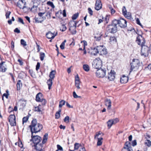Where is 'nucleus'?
I'll use <instances>...</instances> for the list:
<instances>
[{
  "instance_id": "27",
  "label": "nucleus",
  "mask_w": 151,
  "mask_h": 151,
  "mask_svg": "<svg viewBox=\"0 0 151 151\" xmlns=\"http://www.w3.org/2000/svg\"><path fill=\"white\" fill-rule=\"evenodd\" d=\"M48 134H45L44 135L43 137V139L42 143L44 144L45 143L47 139Z\"/></svg>"
},
{
  "instance_id": "17",
  "label": "nucleus",
  "mask_w": 151,
  "mask_h": 151,
  "mask_svg": "<svg viewBox=\"0 0 151 151\" xmlns=\"http://www.w3.org/2000/svg\"><path fill=\"white\" fill-rule=\"evenodd\" d=\"M81 81L79 79L78 75H77L75 78V85L77 88L78 89H80V83Z\"/></svg>"
},
{
  "instance_id": "15",
  "label": "nucleus",
  "mask_w": 151,
  "mask_h": 151,
  "mask_svg": "<svg viewBox=\"0 0 151 151\" xmlns=\"http://www.w3.org/2000/svg\"><path fill=\"white\" fill-rule=\"evenodd\" d=\"M26 2L25 0H19L17 3V6L20 9H24L26 8Z\"/></svg>"
},
{
  "instance_id": "58",
  "label": "nucleus",
  "mask_w": 151,
  "mask_h": 151,
  "mask_svg": "<svg viewBox=\"0 0 151 151\" xmlns=\"http://www.w3.org/2000/svg\"><path fill=\"white\" fill-rule=\"evenodd\" d=\"M65 44L62 43L60 46V48L62 50L64 49L65 48Z\"/></svg>"
},
{
  "instance_id": "18",
  "label": "nucleus",
  "mask_w": 151,
  "mask_h": 151,
  "mask_svg": "<svg viewBox=\"0 0 151 151\" xmlns=\"http://www.w3.org/2000/svg\"><path fill=\"white\" fill-rule=\"evenodd\" d=\"M105 105L107 106V109L109 110L111 109V101L110 99H106L105 100Z\"/></svg>"
},
{
  "instance_id": "9",
  "label": "nucleus",
  "mask_w": 151,
  "mask_h": 151,
  "mask_svg": "<svg viewBox=\"0 0 151 151\" xmlns=\"http://www.w3.org/2000/svg\"><path fill=\"white\" fill-rule=\"evenodd\" d=\"M141 47L142 48L141 49V55L146 56L149 53L148 47L145 45Z\"/></svg>"
},
{
  "instance_id": "29",
  "label": "nucleus",
  "mask_w": 151,
  "mask_h": 151,
  "mask_svg": "<svg viewBox=\"0 0 151 151\" xmlns=\"http://www.w3.org/2000/svg\"><path fill=\"white\" fill-rule=\"evenodd\" d=\"M61 111V110L60 109L55 114V118L56 119H58L60 116V112Z\"/></svg>"
},
{
  "instance_id": "5",
  "label": "nucleus",
  "mask_w": 151,
  "mask_h": 151,
  "mask_svg": "<svg viewBox=\"0 0 151 151\" xmlns=\"http://www.w3.org/2000/svg\"><path fill=\"white\" fill-rule=\"evenodd\" d=\"M77 22L76 21H71L69 23L70 28L69 30L71 31L72 34H75L76 33V25Z\"/></svg>"
},
{
  "instance_id": "24",
  "label": "nucleus",
  "mask_w": 151,
  "mask_h": 151,
  "mask_svg": "<svg viewBox=\"0 0 151 151\" xmlns=\"http://www.w3.org/2000/svg\"><path fill=\"white\" fill-rule=\"evenodd\" d=\"M47 83L48 86V89L50 90L52 84V79L50 78L47 81Z\"/></svg>"
},
{
  "instance_id": "63",
  "label": "nucleus",
  "mask_w": 151,
  "mask_h": 151,
  "mask_svg": "<svg viewBox=\"0 0 151 151\" xmlns=\"http://www.w3.org/2000/svg\"><path fill=\"white\" fill-rule=\"evenodd\" d=\"M12 111H13V108L11 106H9L8 109V111L9 112H11Z\"/></svg>"
},
{
  "instance_id": "39",
  "label": "nucleus",
  "mask_w": 151,
  "mask_h": 151,
  "mask_svg": "<svg viewBox=\"0 0 151 151\" xmlns=\"http://www.w3.org/2000/svg\"><path fill=\"white\" fill-rule=\"evenodd\" d=\"M78 16V13L74 14L72 17V19L73 20L76 19Z\"/></svg>"
},
{
  "instance_id": "35",
  "label": "nucleus",
  "mask_w": 151,
  "mask_h": 151,
  "mask_svg": "<svg viewBox=\"0 0 151 151\" xmlns=\"http://www.w3.org/2000/svg\"><path fill=\"white\" fill-rule=\"evenodd\" d=\"M40 58L41 60H43L45 57V54L44 53L41 52L40 53Z\"/></svg>"
},
{
  "instance_id": "7",
  "label": "nucleus",
  "mask_w": 151,
  "mask_h": 151,
  "mask_svg": "<svg viewBox=\"0 0 151 151\" xmlns=\"http://www.w3.org/2000/svg\"><path fill=\"white\" fill-rule=\"evenodd\" d=\"M106 71V70L105 69L99 68L97 70L96 73V76L99 78H103L105 76Z\"/></svg>"
},
{
  "instance_id": "10",
  "label": "nucleus",
  "mask_w": 151,
  "mask_h": 151,
  "mask_svg": "<svg viewBox=\"0 0 151 151\" xmlns=\"http://www.w3.org/2000/svg\"><path fill=\"white\" fill-rule=\"evenodd\" d=\"M136 42L137 43L141 46L144 45L145 42V38L141 35H139L137 38Z\"/></svg>"
},
{
  "instance_id": "32",
  "label": "nucleus",
  "mask_w": 151,
  "mask_h": 151,
  "mask_svg": "<svg viewBox=\"0 0 151 151\" xmlns=\"http://www.w3.org/2000/svg\"><path fill=\"white\" fill-rule=\"evenodd\" d=\"M124 17L128 19H130L131 17V14L129 12H127V13L124 15Z\"/></svg>"
},
{
  "instance_id": "50",
  "label": "nucleus",
  "mask_w": 151,
  "mask_h": 151,
  "mask_svg": "<svg viewBox=\"0 0 151 151\" xmlns=\"http://www.w3.org/2000/svg\"><path fill=\"white\" fill-rule=\"evenodd\" d=\"M11 13V12L10 11L7 12H6V18H9V16Z\"/></svg>"
},
{
  "instance_id": "25",
  "label": "nucleus",
  "mask_w": 151,
  "mask_h": 151,
  "mask_svg": "<svg viewBox=\"0 0 151 151\" xmlns=\"http://www.w3.org/2000/svg\"><path fill=\"white\" fill-rule=\"evenodd\" d=\"M55 73L56 71L55 70H52L50 73L49 75V77L50 78V79H54L55 77Z\"/></svg>"
},
{
  "instance_id": "59",
  "label": "nucleus",
  "mask_w": 151,
  "mask_h": 151,
  "mask_svg": "<svg viewBox=\"0 0 151 151\" xmlns=\"http://www.w3.org/2000/svg\"><path fill=\"white\" fill-rule=\"evenodd\" d=\"M73 96L74 98H77V97H78V95L76 94V93L75 91H74L73 92Z\"/></svg>"
},
{
  "instance_id": "34",
  "label": "nucleus",
  "mask_w": 151,
  "mask_h": 151,
  "mask_svg": "<svg viewBox=\"0 0 151 151\" xmlns=\"http://www.w3.org/2000/svg\"><path fill=\"white\" fill-rule=\"evenodd\" d=\"M65 101L64 100H62L60 102L59 107L61 108L62 106L65 104Z\"/></svg>"
},
{
  "instance_id": "64",
  "label": "nucleus",
  "mask_w": 151,
  "mask_h": 151,
  "mask_svg": "<svg viewBox=\"0 0 151 151\" xmlns=\"http://www.w3.org/2000/svg\"><path fill=\"white\" fill-rule=\"evenodd\" d=\"M80 151H86L85 147H82L80 149Z\"/></svg>"
},
{
  "instance_id": "8",
  "label": "nucleus",
  "mask_w": 151,
  "mask_h": 151,
  "mask_svg": "<svg viewBox=\"0 0 151 151\" xmlns=\"http://www.w3.org/2000/svg\"><path fill=\"white\" fill-rule=\"evenodd\" d=\"M31 137L32 138L30 139V141H33L34 144L41 143L42 139L40 136L38 135L35 136L33 134V136H32V134Z\"/></svg>"
},
{
  "instance_id": "48",
  "label": "nucleus",
  "mask_w": 151,
  "mask_h": 151,
  "mask_svg": "<svg viewBox=\"0 0 151 151\" xmlns=\"http://www.w3.org/2000/svg\"><path fill=\"white\" fill-rule=\"evenodd\" d=\"M40 102H41L42 104L43 105H45L46 103V101L45 99H42Z\"/></svg>"
},
{
  "instance_id": "55",
  "label": "nucleus",
  "mask_w": 151,
  "mask_h": 151,
  "mask_svg": "<svg viewBox=\"0 0 151 151\" xmlns=\"http://www.w3.org/2000/svg\"><path fill=\"white\" fill-rule=\"evenodd\" d=\"M40 64L38 62L37 63V65L36 66V69L37 70H38L39 69L40 67Z\"/></svg>"
},
{
  "instance_id": "21",
  "label": "nucleus",
  "mask_w": 151,
  "mask_h": 151,
  "mask_svg": "<svg viewBox=\"0 0 151 151\" xmlns=\"http://www.w3.org/2000/svg\"><path fill=\"white\" fill-rule=\"evenodd\" d=\"M128 80V78L125 76H123L120 78V81L121 83H126Z\"/></svg>"
},
{
  "instance_id": "40",
  "label": "nucleus",
  "mask_w": 151,
  "mask_h": 151,
  "mask_svg": "<svg viewBox=\"0 0 151 151\" xmlns=\"http://www.w3.org/2000/svg\"><path fill=\"white\" fill-rule=\"evenodd\" d=\"M145 144L148 147L150 146L151 142L150 140H147L145 143Z\"/></svg>"
},
{
  "instance_id": "43",
  "label": "nucleus",
  "mask_w": 151,
  "mask_h": 151,
  "mask_svg": "<svg viewBox=\"0 0 151 151\" xmlns=\"http://www.w3.org/2000/svg\"><path fill=\"white\" fill-rule=\"evenodd\" d=\"M40 105H39L38 106L35 107V111H37L38 112L41 111V110L40 108Z\"/></svg>"
},
{
  "instance_id": "49",
  "label": "nucleus",
  "mask_w": 151,
  "mask_h": 151,
  "mask_svg": "<svg viewBox=\"0 0 151 151\" xmlns=\"http://www.w3.org/2000/svg\"><path fill=\"white\" fill-rule=\"evenodd\" d=\"M79 147V145L78 143H76L74 145V149L75 150H77Z\"/></svg>"
},
{
  "instance_id": "14",
  "label": "nucleus",
  "mask_w": 151,
  "mask_h": 151,
  "mask_svg": "<svg viewBox=\"0 0 151 151\" xmlns=\"http://www.w3.org/2000/svg\"><path fill=\"white\" fill-rule=\"evenodd\" d=\"M99 53L101 55H106L107 53L106 49L102 46H98Z\"/></svg>"
},
{
  "instance_id": "3",
  "label": "nucleus",
  "mask_w": 151,
  "mask_h": 151,
  "mask_svg": "<svg viewBox=\"0 0 151 151\" xmlns=\"http://www.w3.org/2000/svg\"><path fill=\"white\" fill-rule=\"evenodd\" d=\"M116 24L114 22V20L111 24L108 25L106 27L107 31L111 33H116L117 30Z\"/></svg>"
},
{
  "instance_id": "36",
  "label": "nucleus",
  "mask_w": 151,
  "mask_h": 151,
  "mask_svg": "<svg viewBox=\"0 0 151 151\" xmlns=\"http://www.w3.org/2000/svg\"><path fill=\"white\" fill-rule=\"evenodd\" d=\"M20 42L21 44L24 47L27 45L26 42L23 39L21 40Z\"/></svg>"
},
{
  "instance_id": "26",
  "label": "nucleus",
  "mask_w": 151,
  "mask_h": 151,
  "mask_svg": "<svg viewBox=\"0 0 151 151\" xmlns=\"http://www.w3.org/2000/svg\"><path fill=\"white\" fill-rule=\"evenodd\" d=\"M22 86V83L21 82V81L20 80H18V81L17 84V90H19L20 89V88Z\"/></svg>"
},
{
  "instance_id": "13",
  "label": "nucleus",
  "mask_w": 151,
  "mask_h": 151,
  "mask_svg": "<svg viewBox=\"0 0 151 151\" xmlns=\"http://www.w3.org/2000/svg\"><path fill=\"white\" fill-rule=\"evenodd\" d=\"M88 53L90 54L91 55H96L99 53L98 46L96 48H91V49L88 50L87 52Z\"/></svg>"
},
{
  "instance_id": "56",
  "label": "nucleus",
  "mask_w": 151,
  "mask_h": 151,
  "mask_svg": "<svg viewBox=\"0 0 151 151\" xmlns=\"http://www.w3.org/2000/svg\"><path fill=\"white\" fill-rule=\"evenodd\" d=\"M9 95V93H7V94L6 93H4L3 95V96L2 97V100H3V96H5L6 99H8V96Z\"/></svg>"
},
{
  "instance_id": "22",
  "label": "nucleus",
  "mask_w": 151,
  "mask_h": 151,
  "mask_svg": "<svg viewBox=\"0 0 151 151\" xmlns=\"http://www.w3.org/2000/svg\"><path fill=\"white\" fill-rule=\"evenodd\" d=\"M46 36L48 39H53L55 37V35H54V34L50 32H49L46 34Z\"/></svg>"
},
{
  "instance_id": "6",
  "label": "nucleus",
  "mask_w": 151,
  "mask_h": 151,
  "mask_svg": "<svg viewBox=\"0 0 151 151\" xmlns=\"http://www.w3.org/2000/svg\"><path fill=\"white\" fill-rule=\"evenodd\" d=\"M92 65L96 69L100 68L102 66V61L99 58L95 59L93 61Z\"/></svg>"
},
{
  "instance_id": "2",
  "label": "nucleus",
  "mask_w": 151,
  "mask_h": 151,
  "mask_svg": "<svg viewBox=\"0 0 151 151\" xmlns=\"http://www.w3.org/2000/svg\"><path fill=\"white\" fill-rule=\"evenodd\" d=\"M140 65V63L139 60L137 59H133L132 62L130 63V74L132 71H136L139 68Z\"/></svg>"
},
{
  "instance_id": "20",
  "label": "nucleus",
  "mask_w": 151,
  "mask_h": 151,
  "mask_svg": "<svg viewBox=\"0 0 151 151\" xmlns=\"http://www.w3.org/2000/svg\"><path fill=\"white\" fill-rule=\"evenodd\" d=\"M5 63L4 62L1 61L0 63V71L2 72H5L6 69V65L4 64Z\"/></svg>"
},
{
  "instance_id": "30",
  "label": "nucleus",
  "mask_w": 151,
  "mask_h": 151,
  "mask_svg": "<svg viewBox=\"0 0 151 151\" xmlns=\"http://www.w3.org/2000/svg\"><path fill=\"white\" fill-rule=\"evenodd\" d=\"M98 140L97 145L100 146L101 145L102 143V140H103V138L102 137L98 138Z\"/></svg>"
},
{
  "instance_id": "12",
  "label": "nucleus",
  "mask_w": 151,
  "mask_h": 151,
  "mask_svg": "<svg viewBox=\"0 0 151 151\" xmlns=\"http://www.w3.org/2000/svg\"><path fill=\"white\" fill-rule=\"evenodd\" d=\"M115 72L112 70H111L109 73H108L107 76H105L106 78L110 81H113L115 78Z\"/></svg>"
},
{
  "instance_id": "4",
  "label": "nucleus",
  "mask_w": 151,
  "mask_h": 151,
  "mask_svg": "<svg viewBox=\"0 0 151 151\" xmlns=\"http://www.w3.org/2000/svg\"><path fill=\"white\" fill-rule=\"evenodd\" d=\"M114 22L116 25L118 24L119 25L121 28H125L127 26V22L124 19L121 18L119 20H115Z\"/></svg>"
},
{
  "instance_id": "53",
  "label": "nucleus",
  "mask_w": 151,
  "mask_h": 151,
  "mask_svg": "<svg viewBox=\"0 0 151 151\" xmlns=\"http://www.w3.org/2000/svg\"><path fill=\"white\" fill-rule=\"evenodd\" d=\"M18 21L21 23H22L23 24H24V23L23 22V20L21 18L19 17L18 18Z\"/></svg>"
},
{
  "instance_id": "41",
  "label": "nucleus",
  "mask_w": 151,
  "mask_h": 151,
  "mask_svg": "<svg viewBox=\"0 0 151 151\" xmlns=\"http://www.w3.org/2000/svg\"><path fill=\"white\" fill-rule=\"evenodd\" d=\"M10 122V125L12 126H15L16 125L15 120L9 122Z\"/></svg>"
},
{
  "instance_id": "60",
  "label": "nucleus",
  "mask_w": 151,
  "mask_h": 151,
  "mask_svg": "<svg viewBox=\"0 0 151 151\" xmlns=\"http://www.w3.org/2000/svg\"><path fill=\"white\" fill-rule=\"evenodd\" d=\"M14 32L19 33L20 32V31L18 28H16L14 31Z\"/></svg>"
},
{
  "instance_id": "52",
  "label": "nucleus",
  "mask_w": 151,
  "mask_h": 151,
  "mask_svg": "<svg viewBox=\"0 0 151 151\" xmlns=\"http://www.w3.org/2000/svg\"><path fill=\"white\" fill-rule=\"evenodd\" d=\"M46 16L50 18L51 17V13L50 12H48L46 13Z\"/></svg>"
},
{
  "instance_id": "62",
  "label": "nucleus",
  "mask_w": 151,
  "mask_h": 151,
  "mask_svg": "<svg viewBox=\"0 0 151 151\" xmlns=\"http://www.w3.org/2000/svg\"><path fill=\"white\" fill-rule=\"evenodd\" d=\"M45 12H44L43 13L40 12L38 13V15L40 17H42V16L43 15L45 14Z\"/></svg>"
},
{
  "instance_id": "33",
  "label": "nucleus",
  "mask_w": 151,
  "mask_h": 151,
  "mask_svg": "<svg viewBox=\"0 0 151 151\" xmlns=\"http://www.w3.org/2000/svg\"><path fill=\"white\" fill-rule=\"evenodd\" d=\"M9 121L15 120V116L14 115H11L9 117Z\"/></svg>"
},
{
  "instance_id": "44",
  "label": "nucleus",
  "mask_w": 151,
  "mask_h": 151,
  "mask_svg": "<svg viewBox=\"0 0 151 151\" xmlns=\"http://www.w3.org/2000/svg\"><path fill=\"white\" fill-rule=\"evenodd\" d=\"M57 147L58 150H58V151H63V148L60 145H57Z\"/></svg>"
},
{
  "instance_id": "19",
  "label": "nucleus",
  "mask_w": 151,
  "mask_h": 151,
  "mask_svg": "<svg viewBox=\"0 0 151 151\" xmlns=\"http://www.w3.org/2000/svg\"><path fill=\"white\" fill-rule=\"evenodd\" d=\"M101 4L100 0H97L95 4V9L96 10H99L101 8Z\"/></svg>"
},
{
  "instance_id": "57",
  "label": "nucleus",
  "mask_w": 151,
  "mask_h": 151,
  "mask_svg": "<svg viewBox=\"0 0 151 151\" xmlns=\"http://www.w3.org/2000/svg\"><path fill=\"white\" fill-rule=\"evenodd\" d=\"M132 144L133 146H134L137 145V142L136 140H134L132 142Z\"/></svg>"
},
{
  "instance_id": "23",
  "label": "nucleus",
  "mask_w": 151,
  "mask_h": 151,
  "mask_svg": "<svg viewBox=\"0 0 151 151\" xmlns=\"http://www.w3.org/2000/svg\"><path fill=\"white\" fill-rule=\"evenodd\" d=\"M42 94L40 93H38L36 96V100L37 102L41 101L42 99Z\"/></svg>"
},
{
  "instance_id": "28",
  "label": "nucleus",
  "mask_w": 151,
  "mask_h": 151,
  "mask_svg": "<svg viewBox=\"0 0 151 151\" xmlns=\"http://www.w3.org/2000/svg\"><path fill=\"white\" fill-rule=\"evenodd\" d=\"M108 127H109V129L112 125L113 124H114L112 121V119L109 120L107 122Z\"/></svg>"
},
{
  "instance_id": "61",
  "label": "nucleus",
  "mask_w": 151,
  "mask_h": 151,
  "mask_svg": "<svg viewBox=\"0 0 151 151\" xmlns=\"http://www.w3.org/2000/svg\"><path fill=\"white\" fill-rule=\"evenodd\" d=\"M94 38H95L96 40L97 41H99L101 39V37L100 36H99V37L95 36Z\"/></svg>"
},
{
  "instance_id": "16",
  "label": "nucleus",
  "mask_w": 151,
  "mask_h": 151,
  "mask_svg": "<svg viewBox=\"0 0 151 151\" xmlns=\"http://www.w3.org/2000/svg\"><path fill=\"white\" fill-rule=\"evenodd\" d=\"M43 144L42 142L34 144V146L35 147V149L36 151H40L41 150L44 149L43 147Z\"/></svg>"
},
{
  "instance_id": "38",
  "label": "nucleus",
  "mask_w": 151,
  "mask_h": 151,
  "mask_svg": "<svg viewBox=\"0 0 151 151\" xmlns=\"http://www.w3.org/2000/svg\"><path fill=\"white\" fill-rule=\"evenodd\" d=\"M109 40H110V42H116V39L115 37H111Z\"/></svg>"
},
{
  "instance_id": "46",
  "label": "nucleus",
  "mask_w": 151,
  "mask_h": 151,
  "mask_svg": "<svg viewBox=\"0 0 151 151\" xmlns=\"http://www.w3.org/2000/svg\"><path fill=\"white\" fill-rule=\"evenodd\" d=\"M69 117L68 116H67L64 119V122L66 123H68L69 122Z\"/></svg>"
},
{
  "instance_id": "51",
  "label": "nucleus",
  "mask_w": 151,
  "mask_h": 151,
  "mask_svg": "<svg viewBox=\"0 0 151 151\" xmlns=\"http://www.w3.org/2000/svg\"><path fill=\"white\" fill-rule=\"evenodd\" d=\"M88 13L90 14V15H93V11L91 10V9L90 8H88Z\"/></svg>"
},
{
  "instance_id": "1",
  "label": "nucleus",
  "mask_w": 151,
  "mask_h": 151,
  "mask_svg": "<svg viewBox=\"0 0 151 151\" xmlns=\"http://www.w3.org/2000/svg\"><path fill=\"white\" fill-rule=\"evenodd\" d=\"M29 127L31 134L33 136V134L39 132L42 129V126L41 124L37 123L36 119H33L32 121L31 124L29 126Z\"/></svg>"
},
{
  "instance_id": "47",
  "label": "nucleus",
  "mask_w": 151,
  "mask_h": 151,
  "mask_svg": "<svg viewBox=\"0 0 151 151\" xmlns=\"http://www.w3.org/2000/svg\"><path fill=\"white\" fill-rule=\"evenodd\" d=\"M28 120V117H24L22 119L23 123L24 124V122H26Z\"/></svg>"
},
{
  "instance_id": "42",
  "label": "nucleus",
  "mask_w": 151,
  "mask_h": 151,
  "mask_svg": "<svg viewBox=\"0 0 151 151\" xmlns=\"http://www.w3.org/2000/svg\"><path fill=\"white\" fill-rule=\"evenodd\" d=\"M127 12L126 7L125 6H123L122 8V14L124 15V14L127 13Z\"/></svg>"
},
{
  "instance_id": "11",
  "label": "nucleus",
  "mask_w": 151,
  "mask_h": 151,
  "mask_svg": "<svg viewBox=\"0 0 151 151\" xmlns=\"http://www.w3.org/2000/svg\"><path fill=\"white\" fill-rule=\"evenodd\" d=\"M122 151H133L130 142L129 141L126 142Z\"/></svg>"
},
{
  "instance_id": "45",
  "label": "nucleus",
  "mask_w": 151,
  "mask_h": 151,
  "mask_svg": "<svg viewBox=\"0 0 151 151\" xmlns=\"http://www.w3.org/2000/svg\"><path fill=\"white\" fill-rule=\"evenodd\" d=\"M47 4L48 5H49L51 6H52V8H54L55 6L54 5H53V3L51 1H48L47 3Z\"/></svg>"
},
{
  "instance_id": "31",
  "label": "nucleus",
  "mask_w": 151,
  "mask_h": 151,
  "mask_svg": "<svg viewBox=\"0 0 151 151\" xmlns=\"http://www.w3.org/2000/svg\"><path fill=\"white\" fill-rule=\"evenodd\" d=\"M83 68L84 70L86 71H88L89 70V67L87 64H85L83 65Z\"/></svg>"
},
{
  "instance_id": "54",
  "label": "nucleus",
  "mask_w": 151,
  "mask_h": 151,
  "mask_svg": "<svg viewBox=\"0 0 151 151\" xmlns=\"http://www.w3.org/2000/svg\"><path fill=\"white\" fill-rule=\"evenodd\" d=\"M112 121H113V122L114 124H115L117 122H118L119 121V120L117 118H116L115 119H112Z\"/></svg>"
},
{
  "instance_id": "37",
  "label": "nucleus",
  "mask_w": 151,
  "mask_h": 151,
  "mask_svg": "<svg viewBox=\"0 0 151 151\" xmlns=\"http://www.w3.org/2000/svg\"><path fill=\"white\" fill-rule=\"evenodd\" d=\"M67 29V27L65 24H63L61 27L60 30L62 32L65 31Z\"/></svg>"
}]
</instances>
